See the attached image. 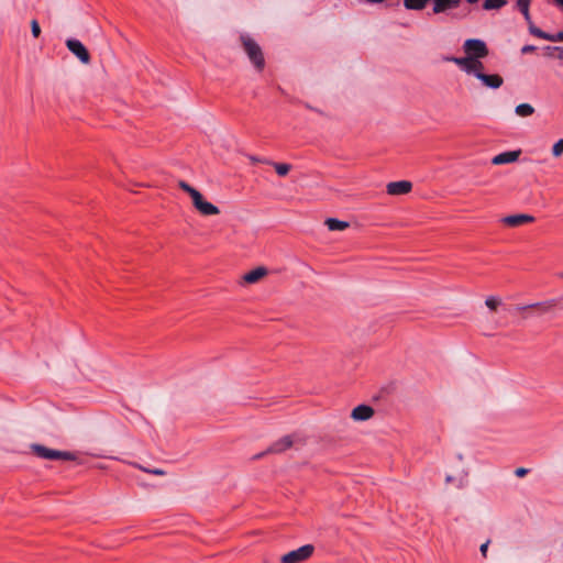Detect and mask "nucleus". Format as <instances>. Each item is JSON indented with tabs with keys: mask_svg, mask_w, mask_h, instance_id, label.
I'll return each instance as SVG.
<instances>
[{
	"mask_svg": "<svg viewBox=\"0 0 563 563\" xmlns=\"http://www.w3.org/2000/svg\"><path fill=\"white\" fill-rule=\"evenodd\" d=\"M266 454H271V453H269V452H267V450H266V451H264V452H261V453H258V454L254 455V456H253V460L262 459V457H263V456H265Z\"/></svg>",
	"mask_w": 563,
	"mask_h": 563,
	"instance_id": "nucleus-35",
	"label": "nucleus"
},
{
	"mask_svg": "<svg viewBox=\"0 0 563 563\" xmlns=\"http://www.w3.org/2000/svg\"><path fill=\"white\" fill-rule=\"evenodd\" d=\"M373 416L374 409L368 405H358L351 412V417L355 421H366Z\"/></svg>",
	"mask_w": 563,
	"mask_h": 563,
	"instance_id": "nucleus-8",
	"label": "nucleus"
},
{
	"mask_svg": "<svg viewBox=\"0 0 563 563\" xmlns=\"http://www.w3.org/2000/svg\"><path fill=\"white\" fill-rule=\"evenodd\" d=\"M488 544H489V541H486L485 543H483L479 548V551L481 553L483 554V556H486V553H487V549H488Z\"/></svg>",
	"mask_w": 563,
	"mask_h": 563,
	"instance_id": "nucleus-32",
	"label": "nucleus"
},
{
	"mask_svg": "<svg viewBox=\"0 0 563 563\" xmlns=\"http://www.w3.org/2000/svg\"><path fill=\"white\" fill-rule=\"evenodd\" d=\"M267 274V269L263 266L256 267L255 269L246 273L243 276V280L247 284H254Z\"/></svg>",
	"mask_w": 563,
	"mask_h": 563,
	"instance_id": "nucleus-14",
	"label": "nucleus"
},
{
	"mask_svg": "<svg viewBox=\"0 0 563 563\" xmlns=\"http://www.w3.org/2000/svg\"><path fill=\"white\" fill-rule=\"evenodd\" d=\"M552 154L554 157H559L563 154V139L556 141L552 147Z\"/></svg>",
	"mask_w": 563,
	"mask_h": 563,
	"instance_id": "nucleus-24",
	"label": "nucleus"
},
{
	"mask_svg": "<svg viewBox=\"0 0 563 563\" xmlns=\"http://www.w3.org/2000/svg\"><path fill=\"white\" fill-rule=\"evenodd\" d=\"M528 472H529V471H528L527 468H525V467H519V468H517V470L515 471V474H516V476H518V477H523L525 475H527V474H528Z\"/></svg>",
	"mask_w": 563,
	"mask_h": 563,
	"instance_id": "nucleus-29",
	"label": "nucleus"
},
{
	"mask_svg": "<svg viewBox=\"0 0 563 563\" xmlns=\"http://www.w3.org/2000/svg\"><path fill=\"white\" fill-rule=\"evenodd\" d=\"M552 42H563V31L553 34Z\"/></svg>",
	"mask_w": 563,
	"mask_h": 563,
	"instance_id": "nucleus-31",
	"label": "nucleus"
},
{
	"mask_svg": "<svg viewBox=\"0 0 563 563\" xmlns=\"http://www.w3.org/2000/svg\"><path fill=\"white\" fill-rule=\"evenodd\" d=\"M292 444V438L290 435H285L279 440L275 441L273 444H271L267 449V452H269L271 454L283 453L287 449L291 448Z\"/></svg>",
	"mask_w": 563,
	"mask_h": 563,
	"instance_id": "nucleus-10",
	"label": "nucleus"
},
{
	"mask_svg": "<svg viewBox=\"0 0 563 563\" xmlns=\"http://www.w3.org/2000/svg\"><path fill=\"white\" fill-rule=\"evenodd\" d=\"M251 161L254 162V163H265V164H267V162H269L268 159H262V158L256 157V156H251Z\"/></svg>",
	"mask_w": 563,
	"mask_h": 563,
	"instance_id": "nucleus-33",
	"label": "nucleus"
},
{
	"mask_svg": "<svg viewBox=\"0 0 563 563\" xmlns=\"http://www.w3.org/2000/svg\"><path fill=\"white\" fill-rule=\"evenodd\" d=\"M445 479H446L448 483H450V482H452L453 478H452V476H446Z\"/></svg>",
	"mask_w": 563,
	"mask_h": 563,
	"instance_id": "nucleus-36",
	"label": "nucleus"
},
{
	"mask_svg": "<svg viewBox=\"0 0 563 563\" xmlns=\"http://www.w3.org/2000/svg\"><path fill=\"white\" fill-rule=\"evenodd\" d=\"M507 3L506 0H485L483 3L484 10H497Z\"/></svg>",
	"mask_w": 563,
	"mask_h": 563,
	"instance_id": "nucleus-21",
	"label": "nucleus"
},
{
	"mask_svg": "<svg viewBox=\"0 0 563 563\" xmlns=\"http://www.w3.org/2000/svg\"><path fill=\"white\" fill-rule=\"evenodd\" d=\"M555 1L559 3L560 0H555Z\"/></svg>",
	"mask_w": 563,
	"mask_h": 563,
	"instance_id": "nucleus-39",
	"label": "nucleus"
},
{
	"mask_svg": "<svg viewBox=\"0 0 563 563\" xmlns=\"http://www.w3.org/2000/svg\"><path fill=\"white\" fill-rule=\"evenodd\" d=\"M241 42L251 63L257 70H263L265 59L261 46L249 35H241Z\"/></svg>",
	"mask_w": 563,
	"mask_h": 563,
	"instance_id": "nucleus-2",
	"label": "nucleus"
},
{
	"mask_svg": "<svg viewBox=\"0 0 563 563\" xmlns=\"http://www.w3.org/2000/svg\"><path fill=\"white\" fill-rule=\"evenodd\" d=\"M559 4L563 7V0H560V1H559Z\"/></svg>",
	"mask_w": 563,
	"mask_h": 563,
	"instance_id": "nucleus-37",
	"label": "nucleus"
},
{
	"mask_svg": "<svg viewBox=\"0 0 563 563\" xmlns=\"http://www.w3.org/2000/svg\"><path fill=\"white\" fill-rule=\"evenodd\" d=\"M559 277L563 278V273H560V274H559Z\"/></svg>",
	"mask_w": 563,
	"mask_h": 563,
	"instance_id": "nucleus-38",
	"label": "nucleus"
},
{
	"mask_svg": "<svg viewBox=\"0 0 563 563\" xmlns=\"http://www.w3.org/2000/svg\"><path fill=\"white\" fill-rule=\"evenodd\" d=\"M202 216H216L220 213V209L205 199L195 207Z\"/></svg>",
	"mask_w": 563,
	"mask_h": 563,
	"instance_id": "nucleus-15",
	"label": "nucleus"
},
{
	"mask_svg": "<svg viewBox=\"0 0 563 563\" xmlns=\"http://www.w3.org/2000/svg\"><path fill=\"white\" fill-rule=\"evenodd\" d=\"M31 32H32V35L35 38L40 37V35H41V27H40V24H38L37 20H32L31 21Z\"/></svg>",
	"mask_w": 563,
	"mask_h": 563,
	"instance_id": "nucleus-26",
	"label": "nucleus"
},
{
	"mask_svg": "<svg viewBox=\"0 0 563 563\" xmlns=\"http://www.w3.org/2000/svg\"><path fill=\"white\" fill-rule=\"evenodd\" d=\"M66 46L81 63L88 64L90 62V55L79 40L68 38Z\"/></svg>",
	"mask_w": 563,
	"mask_h": 563,
	"instance_id": "nucleus-6",
	"label": "nucleus"
},
{
	"mask_svg": "<svg viewBox=\"0 0 563 563\" xmlns=\"http://www.w3.org/2000/svg\"><path fill=\"white\" fill-rule=\"evenodd\" d=\"M188 195L192 199L194 207L198 206V203H200L203 200V196L196 188H194Z\"/></svg>",
	"mask_w": 563,
	"mask_h": 563,
	"instance_id": "nucleus-22",
	"label": "nucleus"
},
{
	"mask_svg": "<svg viewBox=\"0 0 563 563\" xmlns=\"http://www.w3.org/2000/svg\"><path fill=\"white\" fill-rule=\"evenodd\" d=\"M481 58H474L473 60V69L472 75L476 77V73H483L484 64L479 60Z\"/></svg>",
	"mask_w": 563,
	"mask_h": 563,
	"instance_id": "nucleus-25",
	"label": "nucleus"
},
{
	"mask_svg": "<svg viewBox=\"0 0 563 563\" xmlns=\"http://www.w3.org/2000/svg\"><path fill=\"white\" fill-rule=\"evenodd\" d=\"M536 46L534 45H525L522 48H521V53L522 54H528V53H532L536 51Z\"/></svg>",
	"mask_w": 563,
	"mask_h": 563,
	"instance_id": "nucleus-28",
	"label": "nucleus"
},
{
	"mask_svg": "<svg viewBox=\"0 0 563 563\" xmlns=\"http://www.w3.org/2000/svg\"><path fill=\"white\" fill-rule=\"evenodd\" d=\"M144 471L147 473L154 474V475H165V471H163L161 468H153V470L145 468Z\"/></svg>",
	"mask_w": 563,
	"mask_h": 563,
	"instance_id": "nucleus-30",
	"label": "nucleus"
},
{
	"mask_svg": "<svg viewBox=\"0 0 563 563\" xmlns=\"http://www.w3.org/2000/svg\"><path fill=\"white\" fill-rule=\"evenodd\" d=\"M178 186H179V188H180V189H183V190H184L185 192H187V194H189V192L194 189V187H192V186H190V185H189L188 183H186L185 180H180V181L178 183Z\"/></svg>",
	"mask_w": 563,
	"mask_h": 563,
	"instance_id": "nucleus-27",
	"label": "nucleus"
},
{
	"mask_svg": "<svg viewBox=\"0 0 563 563\" xmlns=\"http://www.w3.org/2000/svg\"><path fill=\"white\" fill-rule=\"evenodd\" d=\"M267 164L274 166L276 173L279 176H286L289 173V170L291 169V166L286 163L267 162Z\"/></svg>",
	"mask_w": 563,
	"mask_h": 563,
	"instance_id": "nucleus-20",
	"label": "nucleus"
},
{
	"mask_svg": "<svg viewBox=\"0 0 563 563\" xmlns=\"http://www.w3.org/2000/svg\"><path fill=\"white\" fill-rule=\"evenodd\" d=\"M31 451L40 459L43 460H63V461H75L77 459L76 453L69 452V451H59L46 448L42 444H31Z\"/></svg>",
	"mask_w": 563,
	"mask_h": 563,
	"instance_id": "nucleus-1",
	"label": "nucleus"
},
{
	"mask_svg": "<svg viewBox=\"0 0 563 563\" xmlns=\"http://www.w3.org/2000/svg\"><path fill=\"white\" fill-rule=\"evenodd\" d=\"M314 551L312 544H305L296 550H292L280 558L282 563H301L308 560Z\"/></svg>",
	"mask_w": 563,
	"mask_h": 563,
	"instance_id": "nucleus-4",
	"label": "nucleus"
},
{
	"mask_svg": "<svg viewBox=\"0 0 563 563\" xmlns=\"http://www.w3.org/2000/svg\"><path fill=\"white\" fill-rule=\"evenodd\" d=\"M519 155H520V151L503 152V153L494 156L492 159V163L494 165H503V164L514 163L518 159Z\"/></svg>",
	"mask_w": 563,
	"mask_h": 563,
	"instance_id": "nucleus-12",
	"label": "nucleus"
},
{
	"mask_svg": "<svg viewBox=\"0 0 563 563\" xmlns=\"http://www.w3.org/2000/svg\"><path fill=\"white\" fill-rule=\"evenodd\" d=\"M476 78L482 81V84L492 89H498L501 87L504 79L499 75H487L484 73H476Z\"/></svg>",
	"mask_w": 563,
	"mask_h": 563,
	"instance_id": "nucleus-9",
	"label": "nucleus"
},
{
	"mask_svg": "<svg viewBox=\"0 0 563 563\" xmlns=\"http://www.w3.org/2000/svg\"><path fill=\"white\" fill-rule=\"evenodd\" d=\"M528 25H529V32L530 34L539 37V38H542V40H547V41H550L552 42L553 40V34H550V33H547L544 31H542L541 29H539L538 26H536L532 22V20L530 22H527Z\"/></svg>",
	"mask_w": 563,
	"mask_h": 563,
	"instance_id": "nucleus-17",
	"label": "nucleus"
},
{
	"mask_svg": "<svg viewBox=\"0 0 563 563\" xmlns=\"http://www.w3.org/2000/svg\"><path fill=\"white\" fill-rule=\"evenodd\" d=\"M465 53L473 58H484L488 55L486 43L478 38H468L464 42Z\"/></svg>",
	"mask_w": 563,
	"mask_h": 563,
	"instance_id": "nucleus-5",
	"label": "nucleus"
},
{
	"mask_svg": "<svg viewBox=\"0 0 563 563\" xmlns=\"http://www.w3.org/2000/svg\"><path fill=\"white\" fill-rule=\"evenodd\" d=\"M555 306L554 300H547L542 302H536L526 306H516L515 310L520 312L522 319H529L532 317H540L549 312Z\"/></svg>",
	"mask_w": 563,
	"mask_h": 563,
	"instance_id": "nucleus-3",
	"label": "nucleus"
},
{
	"mask_svg": "<svg viewBox=\"0 0 563 563\" xmlns=\"http://www.w3.org/2000/svg\"><path fill=\"white\" fill-rule=\"evenodd\" d=\"M485 305L490 310H495L500 305V299L498 297L489 296L486 298Z\"/></svg>",
	"mask_w": 563,
	"mask_h": 563,
	"instance_id": "nucleus-23",
	"label": "nucleus"
},
{
	"mask_svg": "<svg viewBox=\"0 0 563 563\" xmlns=\"http://www.w3.org/2000/svg\"><path fill=\"white\" fill-rule=\"evenodd\" d=\"M552 48H553L554 51H558V52H559V56H558V57H559L560 59H563V47H561V46H554V47H552Z\"/></svg>",
	"mask_w": 563,
	"mask_h": 563,
	"instance_id": "nucleus-34",
	"label": "nucleus"
},
{
	"mask_svg": "<svg viewBox=\"0 0 563 563\" xmlns=\"http://www.w3.org/2000/svg\"><path fill=\"white\" fill-rule=\"evenodd\" d=\"M412 188V184L408 180L391 181L387 185V194L391 196H399L408 194Z\"/></svg>",
	"mask_w": 563,
	"mask_h": 563,
	"instance_id": "nucleus-7",
	"label": "nucleus"
},
{
	"mask_svg": "<svg viewBox=\"0 0 563 563\" xmlns=\"http://www.w3.org/2000/svg\"><path fill=\"white\" fill-rule=\"evenodd\" d=\"M531 0H517V8L525 16L526 22L531 21V15L529 11Z\"/></svg>",
	"mask_w": 563,
	"mask_h": 563,
	"instance_id": "nucleus-19",
	"label": "nucleus"
},
{
	"mask_svg": "<svg viewBox=\"0 0 563 563\" xmlns=\"http://www.w3.org/2000/svg\"><path fill=\"white\" fill-rule=\"evenodd\" d=\"M515 112L519 117H530L534 113V108L529 103H520L516 107Z\"/></svg>",
	"mask_w": 563,
	"mask_h": 563,
	"instance_id": "nucleus-18",
	"label": "nucleus"
},
{
	"mask_svg": "<svg viewBox=\"0 0 563 563\" xmlns=\"http://www.w3.org/2000/svg\"><path fill=\"white\" fill-rule=\"evenodd\" d=\"M325 224L330 231H343L349 228V222L335 218H328Z\"/></svg>",
	"mask_w": 563,
	"mask_h": 563,
	"instance_id": "nucleus-16",
	"label": "nucleus"
},
{
	"mask_svg": "<svg viewBox=\"0 0 563 563\" xmlns=\"http://www.w3.org/2000/svg\"><path fill=\"white\" fill-rule=\"evenodd\" d=\"M446 60L453 62L468 75H472V71H474V69H473L474 58L468 55L465 57H448Z\"/></svg>",
	"mask_w": 563,
	"mask_h": 563,
	"instance_id": "nucleus-13",
	"label": "nucleus"
},
{
	"mask_svg": "<svg viewBox=\"0 0 563 563\" xmlns=\"http://www.w3.org/2000/svg\"><path fill=\"white\" fill-rule=\"evenodd\" d=\"M503 223L509 227H519L523 223L534 221V218L529 214H511L501 219Z\"/></svg>",
	"mask_w": 563,
	"mask_h": 563,
	"instance_id": "nucleus-11",
	"label": "nucleus"
}]
</instances>
